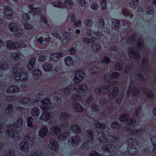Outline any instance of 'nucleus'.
<instances>
[{
  "instance_id": "c756f323",
  "label": "nucleus",
  "mask_w": 156,
  "mask_h": 156,
  "mask_svg": "<svg viewBox=\"0 0 156 156\" xmlns=\"http://www.w3.org/2000/svg\"><path fill=\"white\" fill-rule=\"evenodd\" d=\"M112 26L116 30H117L119 26V21L118 20L114 19L112 20Z\"/></svg>"
},
{
  "instance_id": "680f3d73",
  "label": "nucleus",
  "mask_w": 156,
  "mask_h": 156,
  "mask_svg": "<svg viewBox=\"0 0 156 156\" xmlns=\"http://www.w3.org/2000/svg\"><path fill=\"white\" fill-rule=\"evenodd\" d=\"M33 119L32 117H28L27 119V125L29 126H30L31 127H33L32 124V121Z\"/></svg>"
},
{
  "instance_id": "bf43d9fd",
  "label": "nucleus",
  "mask_w": 156,
  "mask_h": 156,
  "mask_svg": "<svg viewBox=\"0 0 156 156\" xmlns=\"http://www.w3.org/2000/svg\"><path fill=\"white\" fill-rule=\"evenodd\" d=\"M12 111V105H9L5 109V112L7 113H10Z\"/></svg>"
},
{
  "instance_id": "4d7b16f0",
  "label": "nucleus",
  "mask_w": 156,
  "mask_h": 156,
  "mask_svg": "<svg viewBox=\"0 0 156 156\" xmlns=\"http://www.w3.org/2000/svg\"><path fill=\"white\" fill-rule=\"evenodd\" d=\"M138 3V0H132L130 4L132 7H134L137 5Z\"/></svg>"
},
{
  "instance_id": "13d9d810",
  "label": "nucleus",
  "mask_w": 156,
  "mask_h": 156,
  "mask_svg": "<svg viewBox=\"0 0 156 156\" xmlns=\"http://www.w3.org/2000/svg\"><path fill=\"white\" fill-rule=\"evenodd\" d=\"M154 11L153 8L152 6H149L147 8L146 10V12L147 14H152L153 13Z\"/></svg>"
},
{
  "instance_id": "052dcab7",
  "label": "nucleus",
  "mask_w": 156,
  "mask_h": 156,
  "mask_svg": "<svg viewBox=\"0 0 156 156\" xmlns=\"http://www.w3.org/2000/svg\"><path fill=\"white\" fill-rule=\"evenodd\" d=\"M123 68V66L119 63L117 64L115 66V69L117 70H121Z\"/></svg>"
},
{
  "instance_id": "79ce46f5",
  "label": "nucleus",
  "mask_w": 156,
  "mask_h": 156,
  "mask_svg": "<svg viewBox=\"0 0 156 156\" xmlns=\"http://www.w3.org/2000/svg\"><path fill=\"white\" fill-rule=\"evenodd\" d=\"M100 4L102 10H105L106 9V0H100Z\"/></svg>"
},
{
  "instance_id": "69168bd1",
  "label": "nucleus",
  "mask_w": 156,
  "mask_h": 156,
  "mask_svg": "<svg viewBox=\"0 0 156 156\" xmlns=\"http://www.w3.org/2000/svg\"><path fill=\"white\" fill-rule=\"evenodd\" d=\"M22 19H24L25 21H27L30 19V17L27 14L24 13L22 15Z\"/></svg>"
},
{
  "instance_id": "c03bdc74",
  "label": "nucleus",
  "mask_w": 156,
  "mask_h": 156,
  "mask_svg": "<svg viewBox=\"0 0 156 156\" xmlns=\"http://www.w3.org/2000/svg\"><path fill=\"white\" fill-rule=\"evenodd\" d=\"M95 125L98 128H100L101 129H105V125L103 124L100 123L99 122H97Z\"/></svg>"
},
{
  "instance_id": "f03ea898",
  "label": "nucleus",
  "mask_w": 156,
  "mask_h": 156,
  "mask_svg": "<svg viewBox=\"0 0 156 156\" xmlns=\"http://www.w3.org/2000/svg\"><path fill=\"white\" fill-rule=\"evenodd\" d=\"M129 117L128 115L125 114H122L120 117L119 120L120 121L125 122L127 125V127L125 128L126 130H128L130 134H136L138 137L141 138V135L143 136V134H144L145 130L142 129H138L136 128H137L136 125V122L135 120H132L131 119H128ZM143 136H142V137Z\"/></svg>"
},
{
  "instance_id": "ddd939ff",
  "label": "nucleus",
  "mask_w": 156,
  "mask_h": 156,
  "mask_svg": "<svg viewBox=\"0 0 156 156\" xmlns=\"http://www.w3.org/2000/svg\"><path fill=\"white\" fill-rule=\"evenodd\" d=\"M6 43L7 48L13 49H15L20 47H25V45L24 44H22L20 45L18 43L11 41H7Z\"/></svg>"
},
{
  "instance_id": "0eeeda50",
  "label": "nucleus",
  "mask_w": 156,
  "mask_h": 156,
  "mask_svg": "<svg viewBox=\"0 0 156 156\" xmlns=\"http://www.w3.org/2000/svg\"><path fill=\"white\" fill-rule=\"evenodd\" d=\"M30 9V10L29 12L31 14L33 15H40L41 18V21L44 22L45 24L47 23V21L44 15H42V12L40 10V9L39 8H34L32 5H29L28 6Z\"/></svg>"
},
{
  "instance_id": "2f4dec72",
  "label": "nucleus",
  "mask_w": 156,
  "mask_h": 156,
  "mask_svg": "<svg viewBox=\"0 0 156 156\" xmlns=\"http://www.w3.org/2000/svg\"><path fill=\"white\" fill-rule=\"evenodd\" d=\"M71 129L73 132L76 133H79L80 132V129L78 126L74 125L71 127Z\"/></svg>"
},
{
  "instance_id": "58836bf2",
  "label": "nucleus",
  "mask_w": 156,
  "mask_h": 156,
  "mask_svg": "<svg viewBox=\"0 0 156 156\" xmlns=\"http://www.w3.org/2000/svg\"><path fill=\"white\" fill-rule=\"evenodd\" d=\"M136 34L133 35L131 37H130L129 39L127 41V43L128 44L133 43L135 42V38H136Z\"/></svg>"
},
{
  "instance_id": "4be33fe9",
  "label": "nucleus",
  "mask_w": 156,
  "mask_h": 156,
  "mask_svg": "<svg viewBox=\"0 0 156 156\" xmlns=\"http://www.w3.org/2000/svg\"><path fill=\"white\" fill-rule=\"evenodd\" d=\"M28 142H23L19 145V147L20 148L21 150L26 152L28 151Z\"/></svg>"
},
{
  "instance_id": "5fc2aeb1",
  "label": "nucleus",
  "mask_w": 156,
  "mask_h": 156,
  "mask_svg": "<svg viewBox=\"0 0 156 156\" xmlns=\"http://www.w3.org/2000/svg\"><path fill=\"white\" fill-rule=\"evenodd\" d=\"M7 64L5 62H2L0 64V69H6L8 68Z\"/></svg>"
},
{
  "instance_id": "bb28decb",
  "label": "nucleus",
  "mask_w": 156,
  "mask_h": 156,
  "mask_svg": "<svg viewBox=\"0 0 156 156\" xmlns=\"http://www.w3.org/2000/svg\"><path fill=\"white\" fill-rule=\"evenodd\" d=\"M52 5L55 7L60 8H63V3L61 0H57L53 2Z\"/></svg>"
},
{
  "instance_id": "6ab92c4d",
  "label": "nucleus",
  "mask_w": 156,
  "mask_h": 156,
  "mask_svg": "<svg viewBox=\"0 0 156 156\" xmlns=\"http://www.w3.org/2000/svg\"><path fill=\"white\" fill-rule=\"evenodd\" d=\"M86 35L87 36H89L90 37L94 38L95 39H98L101 38L102 36V34L99 33H97L95 34L91 33V31L89 30H86Z\"/></svg>"
},
{
  "instance_id": "09e8293b",
  "label": "nucleus",
  "mask_w": 156,
  "mask_h": 156,
  "mask_svg": "<svg viewBox=\"0 0 156 156\" xmlns=\"http://www.w3.org/2000/svg\"><path fill=\"white\" fill-rule=\"evenodd\" d=\"M83 42L86 44H89L94 42L93 39L85 37L83 39Z\"/></svg>"
},
{
  "instance_id": "9b49d317",
  "label": "nucleus",
  "mask_w": 156,
  "mask_h": 156,
  "mask_svg": "<svg viewBox=\"0 0 156 156\" xmlns=\"http://www.w3.org/2000/svg\"><path fill=\"white\" fill-rule=\"evenodd\" d=\"M13 12L12 9L9 6H5L4 8V14L5 17L8 20H11L13 18Z\"/></svg>"
},
{
  "instance_id": "72a5a7b5",
  "label": "nucleus",
  "mask_w": 156,
  "mask_h": 156,
  "mask_svg": "<svg viewBox=\"0 0 156 156\" xmlns=\"http://www.w3.org/2000/svg\"><path fill=\"white\" fill-rule=\"evenodd\" d=\"M69 133H66L64 134H62L58 136V140L60 141L65 140L67 137L69 136Z\"/></svg>"
},
{
  "instance_id": "a19ab883",
  "label": "nucleus",
  "mask_w": 156,
  "mask_h": 156,
  "mask_svg": "<svg viewBox=\"0 0 156 156\" xmlns=\"http://www.w3.org/2000/svg\"><path fill=\"white\" fill-rule=\"evenodd\" d=\"M145 91H144V93L145 94L146 96L150 98H151L153 97V94L151 90H145Z\"/></svg>"
},
{
  "instance_id": "423d86ee",
  "label": "nucleus",
  "mask_w": 156,
  "mask_h": 156,
  "mask_svg": "<svg viewBox=\"0 0 156 156\" xmlns=\"http://www.w3.org/2000/svg\"><path fill=\"white\" fill-rule=\"evenodd\" d=\"M17 66H18L16 65L13 69L15 80L16 81L26 80L28 78V74L25 72H22L23 69Z\"/></svg>"
},
{
  "instance_id": "4468645a",
  "label": "nucleus",
  "mask_w": 156,
  "mask_h": 156,
  "mask_svg": "<svg viewBox=\"0 0 156 156\" xmlns=\"http://www.w3.org/2000/svg\"><path fill=\"white\" fill-rule=\"evenodd\" d=\"M140 92V90L138 89H136L133 83H131L127 91V94H132L136 96L138 95Z\"/></svg>"
},
{
  "instance_id": "dca6fc26",
  "label": "nucleus",
  "mask_w": 156,
  "mask_h": 156,
  "mask_svg": "<svg viewBox=\"0 0 156 156\" xmlns=\"http://www.w3.org/2000/svg\"><path fill=\"white\" fill-rule=\"evenodd\" d=\"M48 147L51 150L55 151L58 149V144L55 140L50 139Z\"/></svg>"
},
{
  "instance_id": "49530a36",
  "label": "nucleus",
  "mask_w": 156,
  "mask_h": 156,
  "mask_svg": "<svg viewBox=\"0 0 156 156\" xmlns=\"http://www.w3.org/2000/svg\"><path fill=\"white\" fill-rule=\"evenodd\" d=\"M61 33L62 34L63 36L64 37V38H65V39L67 40H70L71 37L70 34H69V33L65 32L64 33L62 32V33Z\"/></svg>"
},
{
  "instance_id": "473e14b6",
  "label": "nucleus",
  "mask_w": 156,
  "mask_h": 156,
  "mask_svg": "<svg viewBox=\"0 0 156 156\" xmlns=\"http://www.w3.org/2000/svg\"><path fill=\"white\" fill-rule=\"evenodd\" d=\"M60 118L62 120H63L64 121H66L67 119H68L70 117V115L67 114L66 113H63L61 114L60 115Z\"/></svg>"
},
{
  "instance_id": "7c9ffc66",
  "label": "nucleus",
  "mask_w": 156,
  "mask_h": 156,
  "mask_svg": "<svg viewBox=\"0 0 156 156\" xmlns=\"http://www.w3.org/2000/svg\"><path fill=\"white\" fill-rule=\"evenodd\" d=\"M35 62V59L34 58H32L30 60L27 66L29 69H32L34 68Z\"/></svg>"
},
{
  "instance_id": "a18cd8bd",
  "label": "nucleus",
  "mask_w": 156,
  "mask_h": 156,
  "mask_svg": "<svg viewBox=\"0 0 156 156\" xmlns=\"http://www.w3.org/2000/svg\"><path fill=\"white\" fill-rule=\"evenodd\" d=\"M53 71L56 74H60L62 73L61 69L59 67H56V68H54Z\"/></svg>"
},
{
  "instance_id": "1a4fd4ad",
  "label": "nucleus",
  "mask_w": 156,
  "mask_h": 156,
  "mask_svg": "<svg viewBox=\"0 0 156 156\" xmlns=\"http://www.w3.org/2000/svg\"><path fill=\"white\" fill-rule=\"evenodd\" d=\"M8 27L9 28L10 30L12 32L16 37H20L23 35V31L20 28V27L18 26L16 23L9 24L8 25Z\"/></svg>"
},
{
  "instance_id": "c9c22d12",
  "label": "nucleus",
  "mask_w": 156,
  "mask_h": 156,
  "mask_svg": "<svg viewBox=\"0 0 156 156\" xmlns=\"http://www.w3.org/2000/svg\"><path fill=\"white\" fill-rule=\"evenodd\" d=\"M30 155L31 156H44V154L42 153H41V151H39L38 152L37 151L34 152H31L30 153Z\"/></svg>"
},
{
  "instance_id": "a211bd4d",
  "label": "nucleus",
  "mask_w": 156,
  "mask_h": 156,
  "mask_svg": "<svg viewBox=\"0 0 156 156\" xmlns=\"http://www.w3.org/2000/svg\"><path fill=\"white\" fill-rule=\"evenodd\" d=\"M65 54L63 52H59L57 53L51 54L50 56V59L54 61H57L58 59L62 56H64Z\"/></svg>"
},
{
  "instance_id": "5701e85b",
  "label": "nucleus",
  "mask_w": 156,
  "mask_h": 156,
  "mask_svg": "<svg viewBox=\"0 0 156 156\" xmlns=\"http://www.w3.org/2000/svg\"><path fill=\"white\" fill-rule=\"evenodd\" d=\"M60 131V128L58 126H53L51 128L50 132L52 134L58 135Z\"/></svg>"
},
{
  "instance_id": "9d476101",
  "label": "nucleus",
  "mask_w": 156,
  "mask_h": 156,
  "mask_svg": "<svg viewBox=\"0 0 156 156\" xmlns=\"http://www.w3.org/2000/svg\"><path fill=\"white\" fill-rule=\"evenodd\" d=\"M128 151L131 154H134L137 152V149L135 148H133V146L136 144V141L133 139L130 138L128 140Z\"/></svg>"
},
{
  "instance_id": "e2e57ef3",
  "label": "nucleus",
  "mask_w": 156,
  "mask_h": 156,
  "mask_svg": "<svg viewBox=\"0 0 156 156\" xmlns=\"http://www.w3.org/2000/svg\"><path fill=\"white\" fill-rule=\"evenodd\" d=\"M98 69L95 66H94L93 68H92L90 70V72L91 73H97V72H98Z\"/></svg>"
},
{
  "instance_id": "f8f14e48",
  "label": "nucleus",
  "mask_w": 156,
  "mask_h": 156,
  "mask_svg": "<svg viewBox=\"0 0 156 156\" xmlns=\"http://www.w3.org/2000/svg\"><path fill=\"white\" fill-rule=\"evenodd\" d=\"M87 133L88 136L87 137L88 142L84 143L82 144L81 147L83 149H86L88 148L89 144H91L90 142L92 141L93 138V134L91 129L88 130Z\"/></svg>"
},
{
  "instance_id": "20e7f679",
  "label": "nucleus",
  "mask_w": 156,
  "mask_h": 156,
  "mask_svg": "<svg viewBox=\"0 0 156 156\" xmlns=\"http://www.w3.org/2000/svg\"><path fill=\"white\" fill-rule=\"evenodd\" d=\"M117 83L116 82H113L111 81L110 86L106 87L105 86H100L97 87L95 89L96 92L98 94L106 93H108L111 90V87L112 89H114L112 93L110 94V97L111 99L114 98L117 95V93L118 91V87L115 86L117 85Z\"/></svg>"
},
{
  "instance_id": "338daca9",
  "label": "nucleus",
  "mask_w": 156,
  "mask_h": 156,
  "mask_svg": "<svg viewBox=\"0 0 156 156\" xmlns=\"http://www.w3.org/2000/svg\"><path fill=\"white\" fill-rule=\"evenodd\" d=\"M84 23L87 26H88L90 25L92 23V22L90 19H87L85 20Z\"/></svg>"
},
{
  "instance_id": "412c9836",
  "label": "nucleus",
  "mask_w": 156,
  "mask_h": 156,
  "mask_svg": "<svg viewBox=\"0 0 156 156\" xmlns=\"http://www.w3.org/2000/svg\"><path fill=\"white\" fill-rule=\"evenodd\" d=\"M115 149V147L113 145L107 144L103 146L102 147V149L106 152H112Z\"/></svg>"
},
{
  "instance_id": "603ef678",
  "label": "nucleus",
  "mask_w": 156,
  "mask_h": 156,
  "mask_svg": "<svg viewBox=\"0 0 156 156\" xmlns=\"http://www.w3.org/2000/svg\"><path fill=\"white\" fill-rule=\"evenodd\" d=\"M32 74L34 75L40 76L41 74V71L39 69H35L33 72Z\"/></svg>"
},
{
  "instance_id": "ea45409f",
  "label": "nucleus",
  "mask_w": 156,
  "mask_h": 156,
  "mask_svg": "<svg viewBox=\"0 0 156 156\" xmlns=\"http://www.w3.org/2000/svg\"><path fill=\"white\" fill-rule=\"evenodd\" d=\"M101 46L99 44H93L92 46V49L94 51H96L99 50Z\"/></svg>"
},
{
  "instance_id": "39448f33",
  "label": "nucleus",
  "mask_w": 156,
  "mask_h": 156,
  "mask_svg": "<svg viewBox=\"0 0 156 156\" xmlns=\"http://www.w3.org/2000/svg\"><path fill=\"white\" fill-rule=\"evenodd\" d=\"M17 123L14 124L8 125L7 127L8 129L6 134L9 137L13 138L17 137L19 135V133L16 132V129L18 127L22 125L23 121L22 119H18L17 121Z\"/></svg>"
},
{
  "instance_id": "6e6552de",
  "label": "nucleus",
  "mask_w": 156,
  "mask_h": 156,
  "mask_svg": "<svg viewBox=\"0 0 156 156\" xmlns=\"http://www.w3.org/2000/svg\"><path fill=\"white\" fill-rule=\"evenodd\" d=\"M105 134L103 131L100 132L98 135V139L100 141L109 142H115L118 139V136H113L111 137L110 136H108L107 138L105 136Z\"/></svg>"
},
{
  "instance_id": "774afa93",
  "label": "nucleus",
  "mask_w": 156,
  "mask_h": 156,
  "mask_svg": "<svg viewBox=\"0 0 156 156\" xmlns=\"http://www.w3.org/2000/svg\"><path fill=\"white\" fill-rule=\"evenodd\" d=\"M98 7V5L95 2H94L92 3L91 5V8L93 10H96Z\"/></svg>"
},
{
  "instance_id": "cd10ccee",
  "label": "nucleus",
  "mask_w": 156,
  "mask_h": 156,
  "mask_svg": "<svg viewBox=\"0 0 156 156\" xmlns=\"http://www.w3.org/2000/svg\"><path fill=\"white\" fill-rule=\"evenodd\" d=\"M63 3V8H69L71 7L73 4L72 0H65Z\"/></svg>"
},
{
  "instance_id": "4c0bfd02",
  "label": "nucleus",
  "mask_w": 156,
  "mask_h": 156,
  "mask_svg": "<svg viewBox=\"0 0 156 156\" xmlns=\"http://www.w3.org/2000/svg\"><path fill=\"white\" fill-rule=\"evenodd\" d=\"M31 113L34 116H37L39 114V111L38 108H35L32 109L31 111Z\"/></svg>"
},
{
  "instance_id": "3c124183",
  "label": "nucleus",
  "mask_w": 156,
  "mask_h": 156,
  "mask_svg": "<svg viewBox=\"0 0 156 156\" xmlns=\"http://www.w3.org/2000/svg\"><path fill=\"white\" fill-rule=\"evenodd\" d=\"M30 101L29 99L27 98H23L21 100H20L19 102L21 104H26Z\"/></svg>"
},
{
  "instance_id": "e433bc0d",
  "label": "nucleus",
  "mask_w": 156,
  "mask_h": 156,
  "mask_svg": "<svg viewBox=\"0 0 156 156\" xmlns=\"http://www.w3.org/2000/svg\"><path fill=\"white\" fill-rule=\"evenodd\" d=\"M74 109L75 110L79 112H82L83 110L82 107L80 104H76L74 106Z\"/></svg>"
},
{
  "instance_id": "c85d7f7f",
  "label": "nucleus",
  "mask_w": 156,
  "mask_h": 156,
  "mask_svg": "<svg viewBox=\"0 0 156 156\" xmlns=\"http://www.w3.org/2000/svg\"><path fill=\"white\" fill-rule=\"evenodd\" d=\"M65 62L66 64L68 66L73 65L74 62L72 58L70 56L66 57L65 59Z\"/></svg>"
},
{
  "instance_id": "f257e3e1",
  "label": "nucleus",
  "mask_w": 156,
  "mask_h": 156,
  "mask_svg": "<svg viewBox=\"0 0 156 156\" xmlns=\"http://www.w3.org/2000/svg\"><path fill=\"white\" fill-rule=\"evenodd\" d=\"M76 75L74 79V80L75 82L74 85H71L70 90L69 88L66 87V89L63 88L62 90V93L65 94H70L72 92H74L75 91L76 92H79L80 93H83L85 92L87 90V87L85 84L83 85L80 86L78 83L83 80L84 76L83 72L81 70L76 71L75 73Z\"/></svg>"
},
{
  "instance_id": "b1692460",
  "label": "nucleus",
  "mask_w": 156,
  "mask_h": 156,
  "mask_svg": "<svg viewBox=\"0 0 156 156\" xmlns=\"http://www.w3.org/2000/svg\"><path fill=\"white\" fill-rule=\"evenodd\" d=\"M19 88L17 86L12 85L9 87L7 90L8 93H13L18 91Z\"/></svg>"
},
{
  "instance_id": "7ed1b4c3",
  "label": "nucleus",
  "mask_w": 156,
  "mask_h": 156,
  "mask_svg": "<svg viewBox=\"0 0 156 156\" xmlns=\"http://www.w3.org/2000/svg\"><path fill=\"white\" fill-rule=\"evenodd\" d=\"M41 108L43 111V113L40 117L41 120H44L45 121L50 122H51L52 117L54 116L53 113L51 112L52 108L50 107L51 101L48 98H46L42 100L41 102Z\"/></svg>"
},
{
  "instance_id": "6e6d98bb",
  "label": "nucleus",
  "mask_w": 156,
  "mask_h": 156,
  "mask_svg": "<svg viewBox=\"0 0 156 156\" xmlns=\"http://www.w3.org/2000/svg\"><path fill=\"white\" fill-rule=\"evenodd\" d=\"M97 25L98 26H101V27H103L104 26V20L102 19H100L98 21L97 23Z\"/></svg>"
},
{
  "instance_id": "2eb2a0df",
  "label": "nucleus",
  "mask_w": 156,
  "mask_h": 156,
  "mask_svg": "<svg viewBox=\"0 0 156 156\" xmlns=\"http://www.w3.org/2000/svg\"><path fill=\"white\" fill-rule=\"evenodd\" d=\"M80 141V137L76 135L70 138L69 140L68 143L69 145L73 146L75 145L78 144Z\"/></svg>"
},
{
  "instance_id": "f704fd0d",
  "label": "nucleus",
  "mask_w": 156,
  "mask_h": 156,
  "mask_svg": "<svg viewBox=\"0 0 156 156\" xmlns=\"http://www.w3.org/2000/svg\"><path fill=\"white\" fill-rule=\"evenodd\" d=\"M12 57L16 60H18L22 58L23 56L21 54L18 53H14L12 54Z\"/></svg>"
},
{
  "instance_id": "0e129e2a",
  "label": "nucleus",
  "mask_w": 156,
  "mask_h": 156,
  "mask_svg": "<svg viewBox=\"0 0 156 156\" xmlns=\"http://www.w3.org/2000/svg\"><path fill=\"white\" fill-rule=\"evenodd\" d=\"M69 17L71 20L72 22L75 21L76 19L75 15L73 13H71L69 16Z\"/></svg>"
},
{
  "instance_id": "864d4df0",
  "label": "nucleus",
  "mask_w": 156,
  "mask_h": 156,
  "mask_svg": "<svg viewBox=\"0 0 156 156\" xmlns=\"http://www.w3.org/2000/svg\"><path fill=\"white\" fill-rule=\"evenodd\" d=\"M77 2L82 7H85L86 2L85 0H77Z\"/></svg>"
},
{
  "instance_id": "aec40b11",
  "label": "nucleus",
  "mask_w": 156,
  "mask_h": 156,
  "mask_svg": "<svg viewBox=\"0 0 156 156\" xmlns=\"http://www.w3.org/2000/svg\"><path fill=\"white\" fill-rule=\"evenodd\" d=\"M119 76V74L118 73L114 72L111 76L108 75H105L104 76V79L106 81L109 82L112 79L117 78Z\"/></svg>"
},
{
  "instance_id": "8fccbe9b",
  "label": "nucleus",
  "mask_w": 156,
  "mask_h": 156,
  "mask_svg": "<svg viewBox=\"0 0 156 156\" xmlns=\"http://www.w3.org/2000/svg\"><path fill=\"white\" fill-rule=\"evenodd\" d=\"M112 126L114 129L117 128L118 129L120 128V126H119L118 123L116 122H113L112 123Z\"/></svg>"
},
{
  "instance_id": "f3484780",
  "label": "nucleus",
  "mask_w": 156,
  "mask_h": 156,
  "mask_svg": "<svg viewBox=\"0 0 156 156\" xmlns=\"http://www.w3.org/2000/svg\"><path fill=\"white\" fill-rule=\"evenodd\" d=\"M129 55L131 58L135 59H138L140 58L139 52L138 50L135 49L134 48H130L129 50Z\"/></svg>"
},
{
  "instance_id": "393cba45",
  "label": "nucleus",
  "mask_w": 156,
  "mask_h": 156,
  "mask_svg": "<svg viewBox=\"0 0 156 156\" xmlns=\"http://www.w3.org/2000/svg\"><path fill=\"white\" fill-rule=\"evenodd\" d=\"M43 68L45 71H51L52 68V65L49 62L44 63L43 65Z\"/></svg>"
},
{
  "instance_id": "37998d69",
  "label": "nucleus",
  "mask_w": 156,
  "mask_h": 156,
  "mask_svg": "<svg viewBox=\"0 0 156 156\" xmlns=\"http://www.w3.org/2000/svg\"><path fill=\"white\" fill-rule=\"evenodd\" d=\"M137 44L139 48H142V46H143L144 43L142 38L140 37L138 38L137 41Z\"/></svg>"
},
{
  "instance_id": "de8ad7c7",
  "label": "nucleus",
  "mask_w": 156,
  "mask_h": 156,
  "mask_svg": "<svg viewBox=\"0 0 156 156\" xmlns=\"http://www.w3.org/2000/svg\"><path fill=\"white\" fill-rule=\"evenodd\" d=\"M151 141L153 144V145L154 146L153 151L156 150V137H153L151 138Z\"/></svg>"
},
{
  "instance_id": "a878e982",
  "label": "nucleus",
  "mask_w": 156,
  "mask_h": 156,
  "mask_svg": "<svg viewBox=\"0 0 156 156\" xmlns=\"http://www.w3.org/2000/svg\"><path fill=\"white\" fill-rule=\"evenodd\" d=\"M48 132V129L46 127L42 128L39 132L38 135L41 137L45 136Z\"/></svg>"
}]
</instances>
